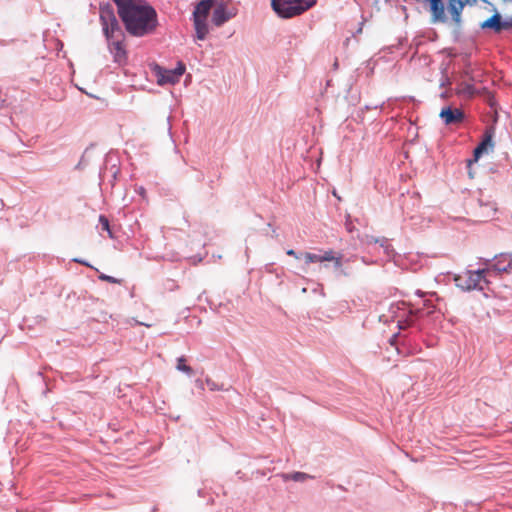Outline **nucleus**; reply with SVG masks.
<instances>
[{
    "label": "nucleus",
    "instance_id": "obj_1",
    "mask_svg": "<svg viewBox=\"0 0 512 512\" xmlns=\"http://www.w3.org/2000/svg\"><path fill=\"white\" fill-rule=\"evenodd\" d=\"M100 21L107 39L109 52L113 56L114 62L123 68V73L126 76L128 73L125 68L128 60L126 38L119 26L111 3H100Z\"/></svg>",
    "mask_w": 512,
    "mask_h": 512
},
{
    "label": "nucleus",
    "instance_id": "obj_2",
    "mask_svg": "<svg viewBox=\"0 0 512 512\" xmlns=\"http://www.w3.org/2000/svg\"><path fill=\"white\" fill-rule=\"evenodd\" d=\"M156 10L145 0H130V36L145 37L156 32Z\"/></svg>",
    "mask_w": 512,
    "mask_h": 512
},
{
    "label": "nucleus",
    "instance_id": "obj_3",
    "mask_svg": "<svg viewBox=\"0 0 512 512\" xmlns=\"http://www.w3.org/2000/svg\"><path fill=\"white\" fill-rule=\"evenodd\" d=\"M316 4V0H273L272 9L281 18L298 16Z\"/></svg>",
    "mask_w": 512,
    "mask_h": 512
},
{
    "label": "nucleus",
    "instance_id": "obj_4",
    "mask_svg": "<svg viewBox=\"0 0 512 512\" xmlns=\"http://www.w3.org/2000/svg\"><path fill=\"white\" fill-rule=\"evenodd\" d=\"M430 9L435 20H445V7L442 0H429ZM448 10L452 16V19L458 23L463 8L465 7L468 0H447Z\"/></svg>",
    "mask_w": 512,
    "mask_h": 512
},
{
    "label": "nucleus",
    "instance_id": "obj_5",
    "mask_svg": "<svg viewBox=\"0 0 512 512\" xmlns=\"http://www.w3.org/2000/svg\"><path fill=\"white\" fill-rule=\"evenodd\" d=\"M490 273V269H481L477 271H466L455 277L456 285L463 290H483L482 282L488 283L485 274Z\"/></svg>",
    "mask_w": 512,
    "mask_h": 512
},
{
    "label": "nucleus",
    "instance_id": "obj_6",
    "mask_svg": "<svg viewBox=\"0 0 512 512\" xmlns=\"http://www.w3.org/2000/svg\"><path fill=\"white\" fill-rule=\"evenodd\" d=\"M230 4L231 1H228L226 3L218 5L214 9L212 14V22L215 26L220 27L237 15L238 9Z\"/></svg>",
    "mask_w": 512,
    "mask_h": 512
},
{
    "label": "nucleus",
    "instance_id": "obj_7",
    "mask_svg": "<svg viewBox=\"0 0 512 512\" xmlns=\"http://www.w3.org/2000/svg\"><path fill=\"white\" fill-rule=\"evenodd\" d=\"M185 72V65L179 63L178 66L173 70L160 69L157 72L158 83L163 84H175L179 81L180 77Z\"/></svg>",
    "mask_w": 512,
    "mask_h": 512
},
{
    "label": "nucleus",
    "instance_id": "obj_8",
    "mask_svg": "<svg viewBox=\"0 0 512 512\" xmlns=\"http://www.w3.org/2000/svg\"><path fill=\"white\" fill-rule=\"evenodd\" d=\"M493 147V130L488 129L485 131L481 143L474 149L473 159H469L467 165L471 166L473 163L477 162L483 153L487 152L489 149H493Z\"/></svg>",
    "mask_w": 512,
    "mask_h": 512
},
{
    "label": "nucleus",
    "instance_id": "obj_9",
    "mask_svg": "<svg viewBox=\"0 0 512 512\" xmlns=\"http://www.w3.org/2000/svg\"><path fill=\"white\" fill-rule=\"evenodd\" d=\"M439 116L446 125H456L464 119V113L461 109L451 107H444Z\"/></svg>",
    "mask_w": 512,
    "mask_h": 512
},
{
    "label": "nucleus",
    "instance_id": "obj_10",
    "mask_svg": "<svg viewBox=\"0 0 512 512\" xmlns=\"http://www.w3.org/2000/svg\"><path fill=\"white\" fill-rule=\"evenodd\" d=\"M489 269L490 272H509L512 270V254L502 253L499 256H496L494 264Z\"/></svg>",
    "mask_w": 512,
    "mask_h": 512
},
{
    "label": "nucleus",
    "instance_id": "obj_11",
    "mask_svg": "<svg viewBox=\"0 0 512 512\" xmlns=\"http://www.w3.org/2000/svg\"><path fill=\"white\" fill-rule=\"evenodd\" d=\"M213 6V0H201L195 7L193 19H206Z\"/></svg>",
    "mask_w": 512,
    "mask_h": 512
},
{
    "label": "nucleus",
    "instance_id": "obj_12",
    "mask_svg": "<svg viewBox=\"0 0 512 512\" xmlns=\"http://www.w3.org/2000/svg\"><path fill=\"white\" fill-rule=\"evenodd\" d=\"M331 249L324 251L322 255H318L311 252H305L303 254L306 264L317 263V262H330L332 259Z\"/></svg>",
    "mask_w": 512,
    "mask_h": 512
},
{
    "label": "nucleus",
    "instance_id": "obj_13",
    "mask_svg": "<svg viewBox=\"0 0 512 512\" xmlns=\"http://www.w3.org/2000/svg\"><path fill=\"white\" fill-rule=\"evenodd\" d=\"M117 5L118 15L123 22L125 30L128 31V0H113Z\"/></svg>",
    "mask_w": 512,
    "mask_h": 512
},
{
    "label": "nucleus",
    "instance_id": "obj_14",
    "mask_svg": "<svg viewBox=\"0 0 512 512\" xmlns=\"http://www.w3.org/2000/svg\"><path fill=\"white\" fill-rule=\"evenodd\" d=\"M194 28L196 32V38L198 40H204L209 33L207 20L206 19H193Z\"/></svg>",
    "mask_w": 512,
    "mask_h": 512
},
{
    "label": "nucleus",
    "instance_id": "obj_15",
    "mask_svg": "<svg viewBox=\"0 0 512 512\" xmlns=\"http://www.w3.org/2000/svg\"><path fill=\"white\" fill-rule=\"evenodd\" d=\"M481 27L494 29L496 32H500L503 29L504 25L502 24L501 16L498 13H496L487 20H485L481 24Z\"/></svg>",
    "mask_w": 512,
    "mask_h": 512
},
{
    "label": "nucleus",
    "instance_id": "obj_16",
    "mask_svg": "<svg viewBox=\"0 0 512 512\" xmlns=\"http://www.w3.org/2000/svg\"><path fill=\"white\" fill-rule=\"evenodd\" d=\"M185 362H186L185 357H183V356L179 357L177 359V366H176V368L179 371H182V372H184V373H186L188 375H191L193 373V370H192V368L190 366L186 365Z\"/></svg>",
    "mask_w": 512,
    "mask_h": 512
},
{
    "label": "nucleus",
    "instance_id": "obj_17",
    "mask_svg": "<svg viewBox=\"0 0 512 512\" xmlns=\"http://www.w3.org/2000/svg\"><path fill=\"white\" fill-rule=\"evenodd\" d=\"M311 478L310 475L303 473V472H295L290 475H286L285 479H291L293 481H305L307 479Z\"/></svg>",
    "mask_w": 512,
    "mask_h": 512
},
{
    "label": "nucleus",
    "instance_id": "obj_18",
    "mask_svg": "<svg viewBox=\"0 0 512 512\" xmlns=\"http://www.w3.org/2000/svg\"><path fill=\"white\" fill-rule=\"evenodd\" d=\"M99 224H100L101 230L107 231L109 233L110 237L113 236L112 232L110 230L109 220L105 216H103V215L99 216Z\"/></svg>",
    "mask_w": 512,
    "mask_h": 512
},
{
    "label": "nucleus",
    "instance_id": "obj_19",
    "mask_svg": "<svg viewBox=\"0 0 512 512\" xmlns=\"http://www.w3.org/2000/svg\"><path fill=\"white\" fill-rule=\"evenodd\" d=\"M330 255L332 256V259H330V261L334 262V266L336 268H340L342 266V255H336L332 249Z\"/></svg>",
    "mask_w": 512,
    "mask_h": 512
},
{
    "label": "nucleus",
    "instance_id": "obj_20",
    "mask_svg": "<svg viewBox=\"0 0 512 512\" xmlns=\"http://www.w3.org/2000/svg\"><path fill=\"white\" fill-rule=\"evenodd\" d=\"M118 172L119 170L117 169L116 164H112L109 169L105 168L103 175L106 176L107 174H110L115 179Z\"/></svg>",
    "mask_w": 512,
    "mask_h": 512
},
{
    "label": "nucleus",
    "instance_id": "obj_21",
    "mask_svg": "<svg viewBox=\"0 0 512 512\" xmlns=\"http://www.w3.org/2000/svg\"><path fill=\"white\" fill-rule=\"evenodd\" d=\"M99 279L102 281L110 282V283H119L120 282V280H118L112 276L103 274V273L99 274Z\"/></svg>",
    "mask_w": 512,
    "mask_h": 512
},
{
    "label": "nucleus",
    "instance_id": "obj_22",
    "mask_svg": "<svg viewBox=\"0 0 512 512\" xmlns=\"http://www.w3.org/2000/svg\"><path fill=\"white\" fill-rule=\"evenodd\" d=\"M73 261H74V262H76V263H79V264L85 265V266H87V267H90V268H92V269H94L95 271H97V272H98V269H97V268L93 267L91 264H89V263H88V262H86L85 260L78 259V258H74V259H73Z\"/></svg>",
    "mask_w": 512,
    "mask_h": 512
},
{
    "label": "nucleus",
    "instance_id": "obj_23",
    "mask_svg": "<svg viewBox=\"0 0 512 512\" xmlns=\"http://www.w3.org/2000/svg\"><path fill=\"white\" fill-rule=\"evenodd\" d=\"M134 321H135L137 324L144 325V326H146V327H151V326H152V324H151V323H149V322H147V321H144V320H140V319L138 318V316L134 317Z\"/></svg>",
    "mask_w": 512,
    "mask_h": 512
},
{
    "label": "nucleus",
    "instance_id": "obj_24",
    "mask_svg": "<svg viewBox=\"0 0 512 512\" xmlns=\"http://www.w3.org/2000/svg\"><path fill=\"white\" fill-rule=\"evenodd\" d=\"M206 383L209 386L210 390H215L216 389V384L212 380L207 379Z\"/></svg>",
    "mask_w": 512,
    "mask_h": 512
},
{
    "label": "nucleus",
    "instance_id": "obj_25",
    "mask_svg": "<svg viewBox=\"0 0 512 512\" xmlns=\"http://www.w3.org/2000/svg\"><path fill=\"white\" fill-rule=\"evenodd\" d=\"M286 254H287V255H289V256H293V257H295V258H297V257H298V256H297V253H296L293 249H289V250H287Z\"/></svg>",
    "mask_w": 512,
    "mask_h": 512
},
{
    "label": "nucleus",
    "instance_id": "obj_26",
    "mask_svg": "<svg viewBox=\"0 0 512 512\" xmlns=\"http://www.w3.org/2000/svg\"><path fill=\"white\" fill-rule=\"evenodd\" d=\"M113 158H114V157H113V155H112V154H108V155L106 156V163H107V164H108V163H111V162L113 161Z\"/></svg>",
    "mask_w": 512,
    "mask_h": 512
},
{
    "label": "nucleus",
    "instance_id": "obj_27",
    "mask_svg": "<svg viewBox=\"0 0 512 512\" xmlns=\"http://www.w3.org/2000/svg\"><path fill=\"white\" fill-rule=\"evenodd\" d=\"M367 242H368V243H372V242L377 243V242H379V240H378V239H375V238H373V237H368V236H367Z\"/></svg>",
    "mask_w": 512,
    "mask_h": 512
},
{
    "label": "nucleus",
    "instance_id": "obj_28",
    "mask_svg": "<svg viewBox=\"0 0 512 512\" xmlns=\"http://www.w3.org/2000/svg\"><path fill=\"white\" fill-rule=\"evenodd\" d=\"M138 192H139V194H140L141 196H143V197L145 196V190H144V188L140 187V188H139V190H138Z\"/></svg>",
    "mask_w": 512,
    "mask_h": 512
},
{
    "label": "nucleus",
    "instance_id": "obj_29",
    "mask_svg": "<svg viewBox=\"0 0 512 512\" xmlns=\"http://www.w3.org/2000/svg\"><path fill=\"white\" fill-rule=\"evenodd\" d=\"M0 45H4V41L3 40H0Z\"/></svg>",
    "mask_w": 512,
    "mask_h": 512
},
{
    "label": "nucleus",
    "instance_id": "obj_30",
    "mask_svg": "<svg viewBox=\"0 0 512 512\" xmlns=\"http://www.w3.org/2000/svg\"><path fill=\"white\" fill-rule=\"evenodd\" d=\"M273 3V0H271V4Z\"/></svg>",
    "mask_w": 512,
    "mask_h": 512
}]
</instances>
